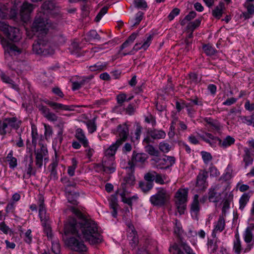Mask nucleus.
I'll list each match as a JSON object with an SVG mask.
<instances>
[{
    "mask_svg": "<svg viewBox=\"0 0 254 254\" xmlns=\"http://www.w3.org/2000/svg\"><path fill=\"white\" fill-rule=\"evenodd\" d=\"M152 39V36L151 35H149L147 38L142 45L140 46V44L136 43L135 44L132 50L128 53H124L123 54V56H125L127 55H133L135 52H136L139 50L142 49L144 50H146L148 47L150 46L151 41Z\"/></svg>",
    "mask_w": 254,
    "mask_h": 254,
    "instance_id": "15",
    "label": "nucleus"
},
{
    "mask_svg": "<svg viewBox=\"0 0 254 254\" xmlns=\"http://www.w3.org/2000/svg\"><path fill=\"white\" fill-rule=\"evenodd\" d=\"M249 199L250 195L248 193H245L241 196L239 200V208L240 209L243 210L244 208L247 203L249 201Z\"/></svg>",
    "mask_w": 254,
    "mask_h": 254,
    "instance_id": "41",
    "label": "nucleus"
},
{
    "mask_svg": "<svg viewBox=\"0 0 254 254\" xmlns=\"http://www.w3.org/2000/svg\"><path fill=\"white\" fill-rule=\"evenodd\" d=\"M172 250L175 251L177 254H185L183 252L185 251L186 254H195L192 249L186 243L182 242L180 244L175 243L169 248V251Z\"/></svg>",
    "mask_w": 254,
    "mask_h": 254,
    "instance_id": "9",
    "label": "nucleus"
},
{
    "mask_svg": "<svg viewBox=\"0 0 254 254\" xmlns=\"http://www.w3.org/2000/svg\"><path fill=\"white\" fill-rule=\"evenodd\" d=\"M225 227V219L222 216H220L218 221L214 225L213 231L215 232H221L224 229Z\"/></svg>",
    "mask_w": 254,
    "mask_h": 254,
    "instance_id": "32",
    "label": "nucleus"
},
{
    "mask_svg": "<svg viewBox=\"0 0 254 254\" xmlns=\"http://www.w3.org/2000/svg\"><path fill=\"white\" fill-rule=\"evenodd\" d=\"M104 168V172L107 174H112L115 172L116 164L115 162V157L111 158L104 156L102 160Z\"/></svg>",
    "mask_w": 254,
    "mask_h": 254,
    "instance_id": "11",
    "label": "nucleus"
},
{
    "mask_svg": "<svg viewBox=\"0 0 254 254\" xmlns=\"http://www.w3.org/2000/svg\"><path fill=\"white\" fill-rule=\"evenodd\" d=\"M160 150L163 153H168L171 149V146L166 141L160 142L159 145Z\"/></svg>",
    "mask_w": 254,
    "mask_h": 254,
    "instance_id": "43",
    "label": "nucleus"
},
{
    "mask_svg": "<svg viewBox=\"0 0 254 254\" xmlns=\"http://www.w3.org/2000/svg\"><path fill=\"white\" fill-rule=\"evenodd\" d=\"M200 210L199 205L198 195L195 194L194 196L193 201L191 204L190 213L191 216L196 219H198L197 215Z\"/></svg>",
    "mask_w": 254,
    "mask_h": 254,
    "instance_id": "19",
    "label": "nucleus"
},
{
    "mask_svg": "<svg viewBox=\"0 0 254 254\" xmlns=\"http://www.w3.org/2000/svg\"><path fill=\"white\" fill-rule=\"evenodd\" d=\"M133 3L137 8L145 9L147 7V4L145 0H134Z\"/></svg>",
    "mask_w": 254,
    "mask_h": 254,
    "instance_id": "49",
    "label": "nucleus"
},
{
    "mask_svg": "<svg viewBox=\"0 0 254 254\" xmlns=\"http://www.w3.org/2000/svg\"><path fill=\"white\" fill-rule=\"evenodd\" d=\"M242 123L247 125V126H252L254 127V114L251 116H239Z\"/></svg>",
    "mask_w": 254,
    "mask_h": 254,
    "instance_id": "34",
    "label": "nucleus"
},
{
    "mask_svg": "<svg viewBox=\"0 0 254 254\" xmlns=\"http://www.w3.org/2000/svg\"><path fill=\"white\" fill-rule=\"evenodd\" d=\"M163 160L165 162L166 164L167 165L165 169L169 168L175 163V158L173 156H165Z\"/></svg>",
    "mask_w": 254,
    "mask_h": 254,
    "instance_id": "47",
    "label": "nucleus"
},
{
    "mask_svg": "<svg viewBox=\"0 0 254 254\" xmlns=\"http://www.w3.org/2000/svg\"><path fill=\"white\" fill-rule=\"evenodd\" d=\"M147 155L143 153H136L134 151L132 153L131 161L133 162L134 166L137 164H142L147 159Z\"/></svg>",
    "mask_w": 254,
    "mask_h": 254,
    "instance_id": "18",
    "label": "nucleus"
},
{
    "mask_svg": "<svg viewBox=\"0 0 254 254\" xmlns=\"http://www.w3.org/2000/svg\"><path fill=\"white\" fill-rule=\"evenodd\" d=\"M75 137L84 147H88L89 141L86 138L84 132L81 128H78L75 130Z\"/></svg>",
    "mask_w": 254,
    "mask_h": 254,
    "instance_id": "21",
    "label": "nucleus"
},
{
    "mask_svg": "<svg viewBox=\"0 0 254 254\" xmlns=\"http://www.w3.org/2000/svg\"><path fill=\"white\" fill-rule=\"evenodd\" d=\"M145 122L147 123L151 124L153 127L156 125L155 118L151 114L145 117Z\"/></svg>",
    "mask_w": 254,
    "mask_h": 254,
    "instance_id": "57",
    "label": "nucleus"
},
{
    "mask_svg": "<svg viewBox=\"0 0 254 254\" xmlns=\"http://www.w3.org/2000/svg\"><path fill=\"white\" fill-rule=\"evenodd\" d=\"M154 185L152 182H140L139 183V187L141 190L144 193H147L150 191Z\"/></svg>",
    "mask_w": 254,
    "mask_h": 254,
    "instance_id": "35",
    "label": "nucleus"
},
{
    "mask_svg": "<svg viewBox=\"0 0 254 254\" xmlns=\"http://www.w3.org/2000/svg\"><path fill=\"white\" fill-rule=\"evenodd\" d=\"M213 15L216 18L219 19L222 14V5L217 6L212 11Z\"/></svg>",
    "mask_w": 254,
    "mask_h": 254,
    "instance_id": "53",
    "label": "nucleus"
},
{
    "mask_svg": "<svg viewBox=\"0 0 254 254\" xmlns=\"http://www.w3.org/2000/svg\"><path fill=\"white\" fill-rule=\"evenodd\" d=\"M185 107L187 109L188 113L189 115L193 114L195 112V110L193 108V105L191 103H184Z\"/></svg>",
    "mask_w": 254,
    "mask_h": 254,
    "instance_id": "60",
    "label": "nucleus"
},
{
    "mask_svg": "<svg viewBox=\"0 0 254 254\" xmlns=\"http://www.w3.org/2000/svg\"><path fill=\"white\" fill-rule=\"evenodd\" d=\"M235 139L234 137L227 135L223 140H219V146L223 148H226L235 143Z\"/></svg>",
    "mask_w": 254,
    "mask_h": 254,
    "instance_id": "31",
    "label": "nucleus"
},
{
    "mask_svg": "<svg viewBox=\"0 0 254 254\" xmlns=\"http://www.w3.org/2000/svg\"><path fill=\"white\" fill-rule=\"evenodd\" d=\"M188 193L186 189H179L176 193V205L180 215L184 213L186 208Z\"/></svg>",
    "mask_w": 254,
    "mask_h": 254,
    "instance_id": "6",
    "label": "nucleus"
},
{
    "mask_svg": "<svg viewBox=\"0 0 254 254\" xmlns=\"http://www.w3.org/2000/svg\"><path fill=\"white\" fill-rule=\"evenodd\" d=\"M50 25L51 22L48 17L45 15V13L38 12L35 18L32 28L33 31L39 32L42 35H46Z\"/></svg>",
    "mask_w": 254,
    "mask_h": 254,
    "instance_id": "3",
    "label": "nucleus"
},
{
    "mask_svg": "<svg viewBox=\"0 0 254 254\" xmlns=\"http://www.w3.org/2000/svg\"><path fill=\"white\" fill-rule=\"evenodd\" d=\"M108 9V7L107 6H105L102 8L95 17V21L99 22L101 19L102 17L107 12Z\"/></svg>",
    "mask_w": 254,
    "mask_h": 254,
    "instance_id": "54",
    "label": "nucleus"
},
{
    "mask_svg": "<svg viewBox=\"0 0 254 254\" xmlns=\"http://www.w3.org/2000/svg\"><path fill=\"white\" fill-rule=\"evenodd\" d=\"M33 9V6L32 4L27 2H23L20 10L21 18L24 21L28 20L30 14Z\"/></svg>",
    "mask_w": 254,
    "mask_h": 254,
    "instance_id": "17",
    "label": "nucleus"
},
{
    "mask_svg": "<svg viewBox=\"0 0 254 254\" xmlns=\"http://www.w3.org/2000/svg\"><path fill=\"white\" fill-rule=\"evenodd\" d=\"M253 227H248L245 230L244 233V239L246 243H250L253 239V234L252 231Z\"/></svg>",
    "mask_w": 254,
    "mask_h": 254,
    "instance_id": "36",
    "label": "nucleus"
},
{
    "mask_svg": "<svg viewBox=\"0 0 254 254\" xmlns=\"http://www.w3.org/2000/svg\"><path fill=\"white\" fill-rule=\"evenodd\" d=\"M144 13L141 11H138L135 14V19L130 20V23H131V27H133L135 26L138 25L140 21L142 20L143 17Z\"/></svg>",
    "mask_w": 254,
    "mask_h": 254,
    "instance_id": "42",
    "label": "nucleus"
},
{
    "mask_svg": "<svg viewBox=\"0 0 254 254\" xmlns=\"http://www.w3.org/2000/svg\"><path fill=\"white\" fill-rule=\"evenodd\" d=\"M96 118L88 120L85 122L89 133H93L97 129V126L95 123Z\"/></svg>",
    "mask_w": 254,
    "mask_h": 254,
    "instance_id": "38",
    "label": "nucleus"
},
{
    "mask_svg": "<svg viewBox=\"0 0 254 254\" xmlns=\"http://www.w3.org/2000/svg\"><path fill=\"white\" fill-rule=\"evenodd\" d=\"M32 231L30 229H28L26 231V232L24 233L23 239L25 243L28 244H30L32 241Z\"/></svg>",
    "mask_w": 254,
    "mask_h": 254,
    "instance_id": "52",
    "label": "nucleus"
},
{
    "mask_svg": "<svg viewBox=\"0 0 254 254\" xmlns=\"http://www.w3.org/2000/svg\"><path fill=\"white\" fill-rule=\"evenodd\" d=\"M0 30L7 39L12 42H18L22 38L21 33L18 28L11 26L4 22L0 21Z\"/></svg>",
    "mask_w": 254,
    "mask_h": 254,
    "instance_id": "4",
    "label": "nucleus"
},
{
    "mask_svg": "<svg viewBox=\"0 0 254 254\" xmlns=\"http://www.w3.org/2000/svg\"><path fill=\"white\" fill-rule=\"evenodd\" d=\"M122 144H121L119 141H116L115 143L111 145L106 150L105 156H107L109 158H111V157H114V155L118 148Z\"/></svg>",
    "mask_w": 254,
    "mask_h": 254,
    "instance_id": "26",
    "label": "nucleus"
},
{
    "mask_svg": "<svg viewBox=\"0 0 254 254\" xmlns=\"http://www.w3.org/2000/svg\"><path fill=\"white\" fill-rule=\"evenodd\" d=\"M3 122L6 123L7 127L9 125L15 129H17L21 124V121L16 117L5 118Z\"/></svg>",
    "mask_w": 254,
    "mask_h": 254,
    "instance_id": "27",
    "label": "nucleus"
},
{
    "mask_svg": "<svg viewBox=\"0 0 254 254\" xmlns=\"http://www.w3.org/2000/svg\"><path fill=\"white\" fill-rule=\"evenodd\" d=\"M145 150L150 155L158 156L159 151L156 150L152 145L148 144L145 146Z\"/></svg>",
    "mask_w": 254,
    "mask_h": 254,
    "instance_id": "48",
    "label": "nucleus"
},
{
    "mask_svg": "<svg viewBox=\"0 0 254 254\" xmlns=\"http://www.w3.org/2000/svg\"><path fill=\"white\" fill-rule=\"evenodd\" d=\"M202 49L206 55L210 56L214 55L217 52L216 49L209 44L203 45Z\"/></svg>",
    "mask_w": 254,
    "mask_h": 254,
    "instance_id": "40",
    "label": "nucleus"
},
{
    "mask_svg": "<svg viewBox=\"0 0 254 254\" xmlns=\"http://www.w3.org/2000/svg\"><path fill=\"white\" fill-rule=\"evenodd\" d=\"M180 10L178 8H174L168 16V18L170 21L172 20L175 16L180 13Z\"/></svg>",
    "mask_w": 254,
    "mask_h": 254,
    "instance_id": "64",
    "label": "nucleus"
},
{
    "mask_svg": "<svg viewBox=\"0 0 254 254\" xmlns=\"http://www.w3.org/2000/svg\"><path fill=\"white\" fill-rule=\"evenodd\" d=\"M32 49L35 54L44 56L52 55L54 53L46 35L38 36L37 40L33 44Z\"/></svg>",
    "mask_w": 254,
    "mask_h": 254,
    "instance_id": "2",
    "label": "nucleus"
},
{
    "mask_svg": "<svg viewBox=\"0 0 254 254\" xmlns=\"http://www.w3.org/2000/svg\"><path fill=\"white\" fill-rule=\"evenodd\" d=\"M200 137L212 147H215L217 145H219L220 138L215 136L210 133L205 132L204 134H199Z\"/></svg>",
    "mask_w": 254,
    "mask_h": 254,
    "instance_id": "13",
    "label": "nucleus"
},
{
    "mask_svg": "<svg viewBox=\"0 0 254 254\" xmlns=\"http://www.w3.org/2000/svg\"><path fill=\"white\" fill-rule=\"evenodd\" d=\"M204 121L206 123L205 127L209 128V131H216L218 133L220 132L221 126L218 121L210 118H205Z\"/></svg>",
    "mask_w": 254,
    "mask_h": 254,
    "instance_id": "16",
    "label": "nucleus"
},
{
    "mask_svg": "<svg viewBox=\"0 0 254 254\" xmlns=\"http://www.w3.org/2000/svg\"><path fill=\"white\" fill-rule=\"evenodd\" d=\"M39 216L42 224L50 223V217L46 213V209L39 211Z\"/></svg>",
    "mask_w": 254,
    "mask_h": 254,
    "instance_id": "39",
    "label": "nucleus"
},
{
    "mask_svg": "<svg viewBox=\"0 0 254 254\" xmlns=\"http://www.w3.org/2000/svg\"><path fill=\"white\" fill-rule=\"evenodd\" d=\"M156 176V172L152 171L148 172L145 174L144 176V179L146 182H153V181L155 180Z\"/></svg>",
    "mask_w": 254,
    "mask_h": 254,
    "instance_id": "50",
    "label": "nucleus"
},
{
    "mask_svg": "<svg viewBox=\"0 0 254 254\" xmlns=\"http://www.w3.org/2000/svg\"><path fill=\"white\" fill-rule=\"evenodd\" d=\"M245 7L247 9V12H244L241 15V17L245 19H249L254 14V4L251 2H246L244 4Z\"/></svg>",
    "mask_w": 254,
    "mask_h": 254,
    "instance_id": "28",
    "label": "nucleus"
},
{
    "mask_svg": "<svg viewBox=\"0 0 254 254\" xmlns=\"http://www.w3.org/2000/svg\"><path fill=\"white\" fill-rule=\"evenodd\" d=\"M46 103L57 111L58 110L72 111L74 110L73 106H68L61 103H58L50 101H47Z\"/></svg>",
    "mask_w": 254,
    "mask_h": 254,
    "instance_id": "22",
    "label": "nucleus"
},
{
    "mask_svg": "<svg viewBox=\"0 0 254 254\" xmlns=\"http://www.w3.org/2000/svg\"><path fill=\"white\" fill-rule=\"evenodd\" d=\"M221 194L217 192L215 188H210L208 192V199L209 201L217 202L219 201Z\"/></svg>",
    "mask_w": 254,
    "mask_h": 254,
    "instance_id": "30",
    "label": "nucleus"
},
{
    "mask_svg": "<svg viewBox=\"0 0 254 254\" xmlns=\"http://www.w3.org/2000/svg\"><path fill=\"white\" fill-rule=\"evenodd\" d=\"M142 127L140 126L139 124H137L136 126V128L135 130L134 134L132 136V140L134 141V139L137 140L140 138L141 131H142Z\"/></svg>",
    "mask_w": 254,
    "mask_h": 254,
    "instance_id": "51",
    "label": "nucleus"
},
{
    "mask_svg": "<svg viewBox=\"0 0 254 254\" xmlns=\"http://www.w3.org/2000/svg\"><path fill=\"white\" fill-rule=\"evenodd\" d=\"M190 101V103L193 105L202 106L203 105L202 100L199 99L197 96H194L193 98L189 99Z\"/></svg>",
    "mask_w": 254,
    "mask_h": 254,
    "instance_id": "59",
    "label": "nucleus"
},
{
    "mask_svg": "<svg viewBox=\"0 0 254 254\" xmlns=\"http://www.w3.org/2000/svg\"><path fill=\"white\" fill-rule=\"evenodd\" d=\"M69 210L76 218L69 217L64 225L65 234H76L91 245L100 243L102 237L98 231L97 223L74 206L70 207Z\"/></svg>",
    "mask_w": 254,
    "mask_h": 254,
    "instance_id": "1",
    "label": "nucleus"
},
{
    "mask_svg": "<svg viewBox=\"0 0 254 254\" xmlns=\"http://www.w3.org/2000/svg\"><path fill=\"white\" fill-rule=\"evenodd\" d=\"M253 154L250 150L247 148H244V154L243 155V162L245 163V167L252 164L253 162Z\"/></svg>",
    "mask_w": 254,
    "mask_h": 254,
    "instance_id": "29",
    "label": "nucleus"
},
{
    "mask_svg": "<svg viewBox=\"0 0 254 254\" xmlns=\"http://www.w3.org/2000/svg\"><path fill=\"white\" fill-rule=\"evenodd\" d=\"M26 159H29L28 164L27 165L28 162H26L25 165L26 167V174L25 175L27 178L31 177V175H35L36 170L33 167V159L32 155L31 154L29 157H25L24 161H26Z\"/></svg>",
    "mask_w": 254,
    "mask_h": 254,
    "instance_id": "23",
    "label": "nucleus"
},
{
    "mask_svg": "<svg viewBox=\"0 0 254 254\" xmlns=\"http://www.w3.org/2000/svg\"><path fill=\"white\" fill-rule=\"evenodd\" d=\"M117 133L118 138L116 141H119L121 144L125 142L129 135V128L126 124L119 125L117 127Z\"/></svg>",
    "mask_w": 254,
    "mask_h": 254,
    "instance_id": "12",
    "label": "nucleus"
},
{
    "mask_svg": "<svg viewBox=\"0 0 254 254\" xmlns=\"http://www.w3.org/2000/svg\"><path fill=\"white\" fill-rule=\"evenodd\" d=\"M87 37L89 40H97L100 41L101 40V37L95 30H91L89 31L87 34Z\"/></svg>",
    "mask_w": 254,
    "mask_h": 254,
    "instance_id": "44",
    "label": "nucleus"
},
{
    "mask_svg": "<svg viewBox=\"0 0 254 254\" xmlns=\"http://www.w3.org/2000/svg\"><path fill=\"white\" fill-rule=\"evenodd\" d=\"M148 134L153 139H164L166 137L165 132L161 129L150 128L148 130Z\"/></svg>",
    "mask_w": 254,
    "mask_h": 254,
    "instance_id": "24",
    "label": "nucleus"
},
{
    "mask_svg": "<svg viewBox=\"0 0 254 254\" xmlns=\"http://www.w3.org/2000/svg\"><path fill=\"white\" fill-rule=\"evenodd\" d=\"M15 208V204L14 202H11L8 203L6 207H5V211L7 214L9 213H13L14 212Z\"/></svg>",
    "mask_w": 254,
    "mask_h": 254,
    "instance_id": "63",
    "label": "nucleus"
},
{
    "mask_svg": "<svg viewBox=\"0 0 254 254\" xmlns=\"http://www.w3.org/2000/svg\"><path fill=\"white\" fill-rule=\"evenodd\" d=\"M42 11L39 12H43L45 15L48 17V14H53L59 12V7L56 3L52 0L45 1L41 6Z\"/></svg>",
    "mask_w": 254,
    "mask_h": 254,
    "instance_id": "8",
    "label": "nucleus"
},
{
    "mask_svg": "<svg viewBox=\"0 0 254 254\" xmlns=\"http://www.w3.org/2000/svg\"><path fill=\"white\" fill-rule=\"evenodd\" d=\"M41 147L35 150L36 155L35 164L38 168L41 169L43 165V158L48 155V150L46 145L39 143Z\"/></svg>",
    "mask_w": 254,
    "mask_h": 254,
    "instance_id": "10",
    "label": "nucleus"
},
{
    "mask_svg": "<svg viewBox=\"0 0 254 254\" xmlns=\"http://www.w3.org/2000/svg\"><path fill=\"white\" fill-rule=\"evenodd\" d=\"M9 8L5 4H0V18L4 19L7 17Z\"/></svg>",
    "mask_w": 254,
    "mask_h": 254,
    "instance_id": "46",
    "label": "nucleus"
},
{
    "mask_svg": "<svg viewBox=\"0 0 254 254\" xmlns=\"http://www.w3.org/2000/svg\"><path fill=\"white\" fill-rule=\"evenodd\" d=\"M21 53V49L14 44L9 45L5 49V56H12L19 55Z\"/></svg>",
    "mask_w": 254,
    "mask_h": 254,
    "instance_id": "25",
    "label": "nucleus"
},
{
    "mask_svg": "<svg viewBox=\"0 0 254 254\" xmlns=\"http://www.w3.org/2000/svg\"><path fill=\"white\" fill-rule=\"evenodd\" d=\"M65 192L68 201L73 205H77L76 199L79 193L72 190L71 188L65 187Z\"/></svg>",
    "mask_w": 254,
    "mask_h": 254,
    "instance_id": "20",
    "label": "nucleus"
},
{
    "mask_svg": "<svg viewBox=\"0 0 254 254\" xmlns=\"http://www.w3.org/2000/svg\"><path fill=\"white\" fill-rule=\"evenodd\" d=\"M81 238H82L71 237L67 239L66 244L72 251L79 252H86L87 248L84 242L80 240Z\"/></svg>",
    "mask_w": 254,
    "mask_h": 254,
    "instance_id": "7",
    "label": "nucleus"
},
{
    "mask_svg": "<svg viewBox=\"0 0 254 254\" xmlns=\"http://www.w3.org/2000/svg\"><path fill=\"white\" fill-rule=\"evenodd\" d=\"M72 165L69 166L67 169V173L70 176H73L74 175L75 170L77 167V162L75 158H72Z\"/></svg>",
    "mask_w": 254,
    "mask_h": 254,
    "instance_id": "45",
    "label": "nucleus"
},
{
    "mask_svg": "<svg viewBox=\"0 0 254 254\" xmlns=\"http://www.w3.org/2000/svg\"><path fill=\"white\" fill-rule=\"evenodd\" d=\"M208 177V173L205 170H200L196 179V186L200 190L205 189L208 186L206 181Z\"/></svg>",
    "mask_w": 254,
    "mask_h": 254,
    "instance_id": "14",
    "label": "nucleus"
},
{
    "mask_svg": "<svg viewBox=\"0 0 254 254\" xmlns=\"http://www.w3.org/2000/svg\"><path fill=\"white\" fill-rule=\"evenodd\" d=\"M42 225L44 227V233L47 234V236L48 237H52V233L50 223H47L45 224H42Z\"/></svg>",
    "mask_w": 254,
    "mask_h": 254,
    "instance_id": "58",
    "label": "nucleus"
},
{
    "mask_svg": "<svg viewBox=\"0 0 254 254\" xmlns=\"http://www.w3.org/2000/svg\"><path fill=\"white\" fill-rule=\"evenodd\" d=\"M208 249L210 250V253H214L218 249V245L216 242L210 240L208 242Z\"/></svg>",
    "mask_w": 254,
    "mask_h": 254,
    "instance_id": "61",
    "label": "nucleus"
},
{
    "mask_svg": "<svg viewBox=\"0 0 254 254\" xmlns=\"http://www.w3.org/2000/svg\"><path fill=\"white\" fill-rule=\"evenodd\" d=\"M201 154L203 161L205 164L208 163L212 159V157L211 154L206 151H201Z\"/></svg>",
    "mask_w": 254,
    "mask_h": 254,
    "instance_id": "55",
    "label": "nucleus"
},
{
    "mask_svg": "<svg viewBox=\"0 0 254 254\" xmlns=\"http://www.w3.org/2000/svg\"><path fill=\"white\" fill-rule=\"evenodd\" d=\"M120 165L122 168L127 169L128 172H134V164L131 160L127 162L125 160H121Z\"/></svg>",
    "mask_w": 254,
    "mask_h": 254,
    "instance_id": "37",
    "label": "nucleus"
},
{
    "mask_svg": "<svg viewBox=\"0 0 254 254\" xmlns=\"http://www.w3.org/2000/svg\"><path fill=\"white\" fill-rule=\"evenodd\" d=\"M108 65L106 62H99L93 65L89 66V69L92 71H101L105 70Z\"/></svg>",
    "mask_w": 254,
    "mask_h": 254,
    "instance_id": "33",
    "label": "nucleus"
},
{
    "mask_svg": "<svg viewBox=\"0 0 254 254\" xmlns=\"http://www.w3.org/2000/svg\"><path fill=\"white\" fill-rule=\"evenodd\" d=\"M169 195L166 190L161 188L149 198L151 204L154 206L161 207L168 201Z\"/></svg>",
    "mask_w": 254,
    "mask_h": 254,
    "instance_id": "5",
    "label": "nucleus"
},
{
    "mask_svg": "<svg viewBox=\"0 0 254 254\" xmlns=\"http://www.w3.org/2000/svg\"><path fill=\"white\" fill-rule=\"evenodd\" d=\"M0 78L3 82L11 85V87H13L15 85L14 82L4 73H1Z\"/></svg>",
    "mask_w": 254,
    "mask_h": 254,
    "instance_id": "56",
    "label": "nucleus"
},
{
    "mask_svg": "<svg viewBox=\"0 0 254 254\" xmlns=\"http://www.w3.org/2000/svg\"><path fill=\"white\" fill-rule=\"evenodd\" d=\"M38 108L39 110L41 112V113L45 117L50 112V109L47 107L44 106L42 104L38 105Z\"/></svg>",
    "mask_w": 254,
    "mask_h": 254,
    "instance_id": "62",
    "label": "nucleus"
}]
</instances>
